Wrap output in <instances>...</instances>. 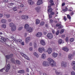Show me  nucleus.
Masks as SVG:
<instances>
[{"mask_svg":"<svg viewBox=\"0 0 75 75\" xmlns=\"http://www.w3.org/2000/svg\"><path fill=\"white\" fill-rule=\"evenodd\" d=\"M47 60L49 62L50 65L51 67H55V66H56V63L55 61L53 60V59L49 58L47 59Z\"/></svg>","mask_w":75,"mask_h":75,"instance_id":"nucleus-1","label":"nucleus"},{"mask_svg":"<svg viewBox=\"0 0 75 75\" xmlns=\"http://www.w3.org/2000/svg\"><path fill=\"white\" fill-rule=\"evenodd\" d=\"M25 28L26 29L28 33H31L33 30V28L29 27V25L27 24H25Z\"/></svg>","mask_w":75,"mask_h":75,"instance_id":"nucleus-2","label":"nucleus"},{"mask_svg":"<svg viewBox=\"0 0 75 75\" xmlns=\"http://www.w3.org/2000/svg\"><path fill=\"white\" fill-rule=\"evenodd\" d=\"M67 66V63L62 61L61 63V67L62 68H66Z\"/></svg>","mask_w":75,"mask_h":75,"instance_id":"nucleus-3","label":"nucleus"},{"mask_svg":"<svg viewBox=\"0 0 75 75\" xmlns=\"http://www.w3.org/2000/svg\"><path fill=\"white\" fill-rule=\"evenodd\" d=\"M13 57V54H10L6 55L5 56V58H6V62L7 61V59H9L10 58H11V57Z\"/></svg>","mask_w":75,"mask_h":75,"instance_id":"nucleus-4","label":"nucleus"},{"mask_svg":"<svg viewBox=\"0 0 75 75\" xmlns=\"http://www.w3.org/2000/svg\"><path fill=\"white\" fill-rule=\"evenodd\" d=\"M47 37L49 39H52L53 38V35L51 33H49L47 35Z\"/></svg>","mask_w":75,"mask_h":75,"instance_id":"nucleus-5","label":"nucleus"},{"mask_svg":"<svg viewBox=\"0 0 75 75\" xmlns=\"http://www.w3.org/2000/svg\"><path fill=\"white\" fill-rule=\"evenodd\" d=\"M51 4H50L49 5V6H48V8H49L48 10V11L49 13H51L52 11V9L51 8Z\"/></svg>","mask_w":75,"mask_h":75,"instance_id":"nucleus-6","label":"nucleus"},{"mask_svg":"<svg viewBox=\"0 0 75 75\" xmlns=\"http://www.w3.org/2000/svg\"><path fill=\"white\" fill-rule=\"evenodd\" d=\"M21 17L23 20H27L28 18V16L27 15H22L21 16Z\"/></svg>","mask_w":75,"mask_h":75,"instance_id":"nucleus-7","label":"nucleus"},{"mask_svg":"<svg viewBox=\"0 0 75 75\" xmlns=\"http://www.w3.org/2000/svg\"><path fill=\"white\" fill-rule=\"evenodd\" d=\"M43 65L44 67L48 66V63L46 61H44L43 62Z\"/></svg>","mask_w":75,"mask_h":75,"instance_id":"nucleus-8","label":"nucleus"},{"mask_svg":"<svg viewBox=\"0 0 75 75\" xmlns=\"http://www.w3.org/2000/svg\"><path fill=\"white\" fill-rule=\"evenodd\" d=\"M45 50L44 48L42 47V48H39L38 49V51L40 52L41 53L43 51Z\"/></svg>","mask_w":75,"mask_h":75,"instance_id":"nucleus-9","label":"nucleus"},{"mask_svg":"<svg viewBox=\"0 0 75 75\" xmlns=\"http://www.w3.org/2000/svg\"><path fill=\"white\" fill-rule=\"evenodd\" d=\"M10 69V65L9 64H8L6 67V71L7 72H8Z\"/></svg>","mask_w":75,"mask_h":75,"instance_id":"nucleus-10","label":"nucleus"},{"mask_svg":"<svg viewBox=\"0 0 75 75\" xmlns=\"http://www.w3.org/2000/svg\"><path fill=\"white\" fill-rule=\"evenodd\" d=\"M42 4V0H38V1H37V4L39 6L40 5V4Z\"/></svg>","mask_w":75,"mask_h":75,"instance_id":"nucleus-11","label":"nucleus"},{"mask_svg":"<svg viewBox=\"0 0 75 75\" xmlns=\"http://www.w3.org/2000/svg\"><path fill=\"white\" fill-rule=\"evenodd\" d=\"M74 55H73L72 54H70L68 55V58L70 59H72V58H73V57H74Z\"/></svg>","mask_w":75,"mask_h":75,"instance_id":"nucleus-12","label":"nucleus"},{"mask_svg":"<svg viewBox=\"0 0 75 75\" xmlns=\"http://www.w3.org/2000/svg\"><path fill=\"white\" fill-rule=\"evenodd\" d=\"M42 35V33H39L37 34L36 35L37 37H40Z\"/></svg>","mask_w":75,"mask_h":75,"instance_id":"nucleus-13","label":"nucleus"},{"mask_svg":"<svg viewBox=\"0 0 75 75\" xmlns=\"http://www.w3.org/2000/svg\"><path fill=\"white\" fill-rule=\"evenodd\" d=\"M31 38L30 37H27L26 38L25 42L26 43H28V42L30 41Z\"/></svg>","mask_w":75,"mask_h":75,"instance_id":"nucleus-14","label":"nucleus"},{"mask_svg":"<svg viewBox=\"0 0 75 75\" xmlns=\"http://www.w3.org/2000/svg\"><path fill=\"white\" fill-rule=\"evenodd\" d=\"M28 3L30 5H32L34 4V2L32 0H29L28 1Z\"/></svg>","mask_w":75,"mask_h":75,"instance_id":"nucleus-15","label":"nucleus"},{"mask_svg":"<svg viewBox=\"0 0 75 75\" xmlns=\"http://www.w3.org/2000/svg\"><path fill=\"white\" fill-rule=\"evenodd\" d=\"M63 50H64V51H66V52H68V51H69V50L68 47H64L62 48Z\"/></svg>","mask_w":75,"mask_h":75,"instance_id":"nucleus-16","label":"nucleus"},{"mask_svg":"<svg viewBox=\"0 0 75 75\" xmlns=\"http://www.w3.org/2000/svg\"><path fill=\"white\" fill-rule=\"evenodd\" d=\"M16 26H15L13 27H12V28H11V30L12 31H16Z\"/></svg>","mask_w":75,"mask_h":75,"instance_id":"nucleus-17","label":"nucleus"},{"mask_svg":"<svg viewBox=\"0 0 75 75\" xmlns=\"http://www.w3.org/2000/svg\"><path fill=\"white\" fill-rule=\"evenodd\" d=\"M57 56H58V54L56 53L55 52L53 53L52 55V57H54V58H55L57 57Z\"/></svg>","mask_w":75,"mask_h":75,"instance_id":"nucleus-18","label":"nucleus"},{"mask_svg":"<svg viewBox=\"0 0 75 75\" xmlns=\"http://www.w3.org/2000/svg\"><path fill=\"white\" fill-rule=\"evenodd\" d=\"M47 52L49 54H50L52 52V49L51 48H49L47 50Z\"/></svg>","mask_w":75,"mask_h":75,"instance_id":"nucleus-19","label":"nucleus"},{"mask_svg":"<svg viewBox=\"0 0 75 75\" xmlns=\"http://www.w3.org/2000/svg\"><path fill=\"white\" fill-rule=\"evenodd\" d=\"M9 26L10 27H14V26H16V25L14 24L13 23H11L9 24Z\"/></svg>","mask_w":75,"mask_h":75,"instance_id":"nucleus-20","label":"nucleus"},{"mask_svg":"<svg viewBox=\"0 0 75 75\" xmlns=\"http://www.w3.org/2000/svg\"><path fill=\"white\" fill-rule=\"evenodd\" d=\"M40 43L42 45H45V42L44 40H41L40 41Z\"/></svg>","mask_w":75,"mask_h":75,"instance_id":"nucleus-21","label":"nucleus"},{"mask_svg":"<svg viewBox=\"0 0 75 75\" xmlns=\"http://www.w3.org/2000/svg\"><path fill=\"white\" fill-rule=\"evenodd\" d=\"M23 57H24L25 59H27V60H28L29 61H30V58L28 57L27 55H26L25 54L23 56Z\"/></svg>","mask_w":75,"mask_h":75,"instance_id":"nucleus-22","label":"nucleus"},{"mask_svg":"<svg viewBox=\"0 0 75 75\" xmlns=\"http://www.w3.org/2000/svg\"><path fill=\"white\" fill-rule=\"evenodd\" d=\"M18 73L19 74H24V70H20L18 71Z\"/></svg>","mask_w":75,"mask_h":75,"instance_id":"nucleus-23","label":"nucleus"},{"mask_svg":"<svg viewBox=\"0 0 75 75\" xmlns=\"http://www.w3.org/2000/svg\"><path fill=\"white\" fill-rule=\"evenodd\" d=\"M15 63L16 64L20 65V62L18 60H15Z\"/></svg>","mask_w":75,"mask_h":75,"instance_id":"nucleus-24","label":"nucleus"},{"mask_svg":"<svg viewBox=\"0 0 75 75\" xmlns=\"http://www.w3.org/2000/svg\"><path fill=\"white\" fill-rule=\"evenodd\" d=\"M42 58L44 59H45V58H46V55L45 54H43L42 55Z\"/></svg>","mask_w":75,"mask_h":75,"instance_id":"nucleus-25","label":"nucleus"},{"mask_svg":"<svg viewBox=\"0 0 75 75\" xmlns=\"http://www.w3.org/2000/svg\"><path fill=\"white\" fill-rule=\"evenodd\" d=\"M40 8H41L40 7H37L35 8V9L37 12H38Z\"/></svg>","mask_w":75,"mask_h":75,"instance_id":"nucleus-26","label":"nucleus"},{"mask_svg":"<svg viewBox=\"0 0 75 75\" xmlns=\"http://www.w3.org/2000/svg\"><path fill=\"white\" fill-rule=\"evenodd\" d=\"M50 3H51L50 4H51V6H54V2H53V0H50Z\"/></svg>","mask_w":75,"mask_h":75,"instance_id":"nucleus-27","label":"nucleus"},{"mask_svg":"<svg viewBox=\"0 0 75 75\" xmlns=\"http://www.w3.org/2000/svg\"><path fill=\"white\" fill-rule=\"evenodd\" d=\"M36 24H39V23H40V20L38 19L36 20Z\"/></svg>","mask_w":75,"mask_h":75,"instance_id":"nucleus-28","label":"nucleus"},{"mask_svg":"<svg viewBox=\"0 0 75 75\" xmlns=\"http://www.w3.org/2000/svg\"><path fill=\"white\" fill-rule=\"evenodd\" d=\"M34 55L37 58H38V57H39V55H38V54H37V53L35 52L34 53Z\"/></svg>","mask_w":75,"mask_h":75,"instance_id":"nucleus-29","label":"nucleus"},{"mask_svg":"<svg viewBox=\"0 0 75 75\" xmlns=\"http://www.w3.org/2000/svg\"><path fill=\"white\" fill-rule=\"evenodd\" d=\"M62 42V39H60L58 41V44H61Z\"/></svg>","mask_w":75,"mask_h":75,"instance_id":"nucleus-30","label":"nucleus"},{"mask_svg":"<svg viewBox=\"0 0 75 75\" xmlns=\"http://www.w3.org/2000/svg\"><path fill=\"white\" fill-rule=\"evenodd\" d=\"M16 41L19 43H21V42H22V41L21 40L18 39L16 40Z\"/></svg>","mask_w":75,"mask_h":75,"instance_id":"nucleus-31","label":"nucleus"},{"mask_svg":"<svg viewBox=\"0 0 75 75\" xmlns=\"http://www.w3.org/2000/svg\"><path fill=\"white\" fill-rule=\"evenodd\" d=\"M6 22V20L4 19H2L1 22L2 23H5Z\"/></svg>","mask_w":75,"mask_h":75,"instance_id":"nucleus-32","label":"nucleus"},{"mask_svg":"<svg viewBox=\"0 0 75 75\" xmlns=\"http://www.w3.org/2000/svg\"><path fill=\"white\" fill-rule=\"evenodd\" d=\"M13 11H17V7L15 6L13 7Z\"/></svg>","mask_w":75,"mask_h":75,"instance_id":"nucleus-33","label":"nucleus"},{"mask_svg":"<svg viewBox=\"0 0 75 75\" xmlns=\"http://www.w3.org/2000/svg\"><path fill=\"white\" fill-rule=\"evenodd\" d=\"M11 61L13 63H15V62H14V59L13 58H11Z\"/></svg>","mask_w":75,"mask_h":75,"instance_id":"nucleus-34","label":"nucleus"},{"mask_svg":"<svg viewBox=\"0 0 75 75\" xmlns=\"http://www.w3.org/2000/svg\"><path fill=\"white\" fill-rule=\"evenodd\" d=\"M6 16L7 18H10V15L9 14H6Z\"/></svg>","mask_w":75,"mask_h":75,"instance_id":"nucleus-35","label":"nucleus"},{"mask_svg":"<svg viewBox=\"0 0 75 75\" xmlns=\"http://www.w3.org/2000/svg\"><path fill=\"white\" fill-rule=\"evenodd\" d=\"M71 65L72 66V65H74L75 66V62H71Z\"/></svg>","mask_w":75,"mask_h":75,"instance_id":"nucleus-36","label":"nucleus"},{"mask_svg":"<svg viewBox=\"0 0 75 75\" xmlns=\"http://www.w3.org/2000/svg\"><path fill=\"white\" fill-rule=\"evenodd\" d=\"M71 75H75V72H74V71H72L71 72Z\"/></svg>","mask_w":75,"mask_h":75,"instance_id":"nucleus-37","label":"nucleus"},{"mask_svg":"<svg viewBox=\"0 0 75 75\" xmlns=\"http://www.w3.org/2000/svg\"><path fill=\"white\" fill-rule=\"evenodd\" d=\"M67 10H68V8L67 7H66L65 9L63 10V11H67Z\"/></svg>","mask_w":75,"mask_h":75,"instance_id":"nucleus-38","label":"nucleus"},{"mask_svg":"<svg viewBox=\"0 0 75 75\" xmlns=\"http://www.w3.org/2000/svg\"><path fill=\"white\" fill-rule=\"evenodd\" d=\"M5 68H6L5 67L2 69H1L0 70V72H3V71L4 69H5Z\"/></svg>","mask_w":75,"mask_h":75,"instance_id":"nucleus-39","label":"nucleus"},{"mask_svg":"<svg viewBox=\"0 0 75 75\" xmlns=\"http://www.w3.org/2000/svg\"><path fill=\"white\" fill-rule=\"evenodd\" d=\"M59 30H58L56 33V35H58V34H59Z\"/></svg>","mask_w":75,"mask_h":75,"instance_id":"nucleus-40","label":"nucleus"},{"mask_svg":"<svg viewBox=\"0 0 75 75\" xmlns=\"http://www.w3.org/2000/svg\"><path fill=\"white\" fill-rule=\"evenodd\" d=\"M22 28L23 27H20L18 28V31H20L21 30H22Z\"/></svg>","mask_w":75,"mask_h":75,"instance_id":"nucleus-41","label":"nucleus"},{"mask_svg":"<svg viewBox=\"0 0 75 75\" xmlns=\"http://www.w3.org/2000/svg\"><path fill=\"white\" fill-rule=\"evenodd\" d=\"M2 28H6V24H4L3 25H2Z\"/></svg>","mask_w":75,"mask_h":75,"instance_id":"nucleus-42","label":"nucleus"},{"mask_svg":"<svg viewBox=\"0 0 75 75\" xmlns=\"http://www.w3.org/2000/svg\"><path fill=\"white\" fill-rule=\"evenodd\" d=\"M44 24V22L42 21L40 23V25H43Z\"/></svg>","mask_w":75,"mask_h":75,"instance_id":"nucleus-43","label":"nucleus"},{"mask_svg":"<svg viewBox=\"0 0 75 75\" xmlns=\"http://www.w3.org/2000/svg\"><path fill=\"white\" fill-rule=\"evenodd\" d=\"M74 38H71L70 39V41L71 42H73L74 41Z\"/></svg>","mask_w":75,"mask_h":75,"instance_id":"nucleus-44","label":"nucleus"},{"mask_svg":"<svg viewBox=\"0 0 75 75\" xmlns=\"http://www.w3.org/2000/svg\"><path fill=\"white\" fill-rule=\"evenodd\" d=\"M64 30L63 29H62L61 30L60 33V34H62V33H64Z\"/></svg>","mask_w":75,"mask_h":75,"instance_id":"nucleus-45","label":"nucleus"},{"mask_svg":"<svg viewBox=\"0 0 75 75\" xmlns=\"http://www.w3.org/2000/svg\"><path fill=\"white\" fill-rule=\"evenodd\" d=\"M67 18H69V20L71 19V16L69 15H67Z\"/></svg>","mask_w":75,"mask_h":75,"instance_id":"nucleus-46","label":"nucleus"},{"mask_svg":"<svg viewBox=\"0 0 75 75\" xmlns=\"http://www.w3.org/2000/svg\"><path fill=\"white\" fill-rule=\"evenodd\" d=\"M50 13L51 15H54V14H55V13H54V12L52 11Z\"/></svg>","mask_w":75,"mask_h":75,"instance_id":"nucleus-47","label":"nucleus"},{"mask_svg":"<svg viewBox=\"0 0 75 75\" xmlns=\"http://www.w3.org/2000/svg\"><path fill=\"white\" fill-rule=\"evenodd\" d=\"M65 40L66 42H68V37H67L65 39Z\"/></svg>","mask_w":75,"mask_h":75,"instance_id":"nucleus-48","label":"nucleus"},{"mask_svg":"<svg viewBox=\"0 0 75 75\" xmlns=\"http://www.w3.org/2000/svg\"><path fill=\"white\" fill-rule=\"evenodd\" d=\"M61 24L59 23H57L56 25V27H59L60 25Z\"/></svg>","mask_w":75,"mask_h":75,"instance_id":"nucleus-49","label":"nucleus"},{"mask_svg":"<svg viewBox=\"0 0 75 75\" xmlns=\"http://www.w3.org/2000/svg\"><path fill=\"white\" fill-rule=\"evenodd\" d=\"M50 23H53V20H52V19H50Z\"/></svg>","mask_w":75,"mask_h":75,"instance_id":"nucleus-50","label":"nucleus"},{"mask_svg":"<svg viewBox=\"0 0 75 75\" xmlns=\"http://www.w3.org/2000/svg\"><path fill=\"white\" fill-rule=\"evenodd\" d=\"M34 47L35 48H36L37 47V44L36 43H35L34 44Z\"/></svg>","mask_w":75,"mask_h":75,"instance_id":"nucleus-51","label":"nucleus"},{"mask_svg":"<svg viewBox=\"0 0 75 75\" xmlns=\"http://www.w3.org/2000/svg\"><path fill=\"white\" fill-rule=\"evenodd\" d=\"M56 74L57 75H59V73L57 71H56Z\"/></svg>","mask_w":75,"mask_h":75,"instance_id":"nucleus-52","label":"nucleus"},{"mask_svg":"<svg viewBox=\"0 0 75 75\" xmlns=\"http://www.w3.org/2000/svg\"><path fill=\"white\" fill-rule=\"evenodd\" d=\"M21 55L23 56V57H24V55H25V54H24L23 53H21Z\"/></svg>","mask_w":75,"mask_h":75,"instance_id":"nucleus-53","label":"nucleus"},{"mask_svg":"<svg viewBox=\"0 0 75 75\" xmlns=\"http://www.w3.org/2000/svg\"><path fill=\"white\" fill-rule=\"evenodd\" d=\"M49 17L50 18H52V15H49Z\"/></svg>","mask_w":75,"mask_h":75,"instance_id":"nucleus-54","label":"nucleus"},{"mask_svg":"<svg viewBox=\"0 0 75 75\" xmlns=\"http://www.w3.org/2000/svg\"><path fill=\"white\" fill-rule=\"evenodd\" d=\"M58 28V29H60V28H62V26L60 25V26H59Z\"/></svg>","mask_w":75,"mask_h":75,"instance_id":"nucleus-55","label":"nucleus"},{"mask_svg":"<svg viewBox=\"0 0 75 75\" xmlns=\"http://www.w3.org/2000/svg\"><path fill=\"white\" fill-rule=\"evenodd\" d=\"M11 6H13V5H14V3H11L10 4Z\"/></svg>","mask_w":75,"mask_h":75,"instance_id":"nucleus-56","label":"nucleus"},{"mask_svg":"<svg viewBox=\"0 0 75 75\" xmlns=\"http://www.w3.org/2000/svg\"><path fill=\"white\" fill-rule=\"evenodd\" d=\"M74 12H73V11H72V12H71V16H72V15H74Z\"/></svg>","mask_w":75,"mask_h":75,"instance_id":"nucleus-57","label":"nucleus"},{"mask_svg":"<svg viewBox=\"0 0 75 75\" xmlns=\"http://www.w3.org/2000/svg\"><path fill=\"white\" fill-rule=\"evenodd\" d=\"M3 16V14L0 13V17H2Z\"/></svg>","mask_w":75,"mask_h":75,"instance_id":"nucleus-58","label":"nucleus"},{"mask_svg":"<svg viewBox=\"0 0 75 75\" xmlns=\"http://www.w3.org/2000/svg\"><path fill=\"white\" fill-rule=\"evenodd\" d=\"M63 20H64V21H66L67 20V19L66 18V17H64Z\"/></svg>","mask_w":75,"mask_h":75,"instance_id":"nucleus-59","label":"nucleus"},{"mask_svg":"<svg viewBox=\"0 0 75 75\" xmlns=\"http://www.w3.org/2000/svg\"><path fill=\"white\" fill-rule=\"evenodd\" d=\"M30 51H31L33 50V48L32 47H30L29 49Z\"/></svg>","mask_w":75,"mask_h":75,"instance_id":"nucleus-60","label":"nucleus"},{"mask_svg":"<svg viewBox=\"0 0 75 75\" xmlns=\"http://www.w3.org/2000/svg\"><path fill=\"white\" fill-rule=\"evenodd\" d=\"M8 21L9 22H11V19H9L8 20Z\"/></svg>","mask_w":75,"mask_h":75,"instance_id":"nucleus-61","label":"nucleus"},{"mask_svg":"<svg viewBox=\"0 0 75 75\" xmlns=\"http://www.w3.org/2000/svg\"><path fill=\"white\" fill-rule=\"evenodd\" d=\"M21 44L22 45H24V42H22L21 43Z\"/></svg>","mask_w":75,"mask_h":75,"instance_id":"nucleus-62","label":"nucleus"},{"mask_svg":"<svg viewBox=\"0 0 75 75\" xmlns=\"http://www.w3.org/2000/svg\"><path fill=\"white\" fill-rule=\"evenodd\" d=\"M73 69L75 71V65L73 67Z\"/></svg>","mask_w":75,"mask_h":75,"instance_id":"nucleus-63","label":"nucleus"},{"mask_svg":"<svg viewBox=\"0 0 75 75\" xmlns=\"http://www.w3.org/2000/svg\"><path fill=\"white\" fill-rule=\"evenodd\" d=\"M34 72H33L32 73H31V75H34Z\"/></svg>","mask_w":75,"mask_h":75,"instance_id":"nucleus-64","label":"nucleus"}]
</instances>
